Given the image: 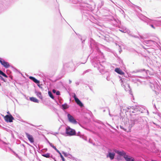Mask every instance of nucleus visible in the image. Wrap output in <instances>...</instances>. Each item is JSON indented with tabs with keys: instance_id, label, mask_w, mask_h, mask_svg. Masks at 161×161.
Segmentation results:
<instances>
[{
	"instance_id": "nucleus-9",
	"label": "nucleus",
	"mask_w": 161,
	"mask_h": 161,
	"mask_svg": "<svg viewBox=\"0 0 161 161\" xmlns=\"http://www.w3.org/2000/svg\"><path fill=\"white\" fill-rule=\"evenodd\" d=\"M116 153L118 154L119 155L123 156L124 158L125 156L126 155V153L123 151H117L116 152Z\"/></svg>"
},
{
	"instance_id": "nucleus-15",
	"label": "nucleus",
	"mask_w": 161,
	"mask_h": 161,
	"mask_svg": "<svg viewBox=\"0 0 161 161\" xmlns=\"http://www.w3.org/2000/svg\"><path fill=\"white\" fill-rule=\"evenodd\" d=\"M48 94L50 97H51L53 99H54V97L53 95L52 94V92L50 91H49L48 92Z\"/></svg>"
},
{
	"instance_id": "nucleus-18",
	"label": "nucleus",
	"mask_w": 161,
	"mask_h": 161,
	"mask_svg": "<svg viewBox=\"0 0 161 161\" xmlns=\"http://www.w3.org/2000/svg\"><path fill=\"white\" fill-rule=\"evenodd\" d=\"M60 156L61 158H62V160L63 161H64V157H63V156L62 155V154H60Z\"/></svg>"
},
{
	"instance_id": "nucleus-29",
	"label": "nucleus",
	"mask_w": 161,
	"mask_h": 161,
	"mask_svg": "<svg viewBox=\"0 0 161 161\" xmlns=\"http://www.w3.org/2000/svg\"><path fill=\"white\" fill-rule=\"evenodd\" d=\"M35 79H36V78H35L33 80V81L34 82L35 81Z\"/></svg>"
},
{
	"instance_id": "nucleus-8",
	"label": "nucleus",
	"mask_w": 161,
	"mask_h": 161,
	"mask_svg": "<svg viewBox=\"0 0 161 161\" xmlns=\"http://www.w3.org/2000/svg\"><path fill=\"white\" fill-rule=\"evenodd\" d=\"M115 71L118 74L121 75H124V73L119 68H116L115 69Z\"/></svg>"
},
{
	"instance_id": "nucleus-16",
	"label": "nucleus",
	"mask_w": 161,
	"mask_h": 161,
	"mask_svg": "<svg viewBox=\"0 0 161 161\" xmlns=\"http://www.w3.org/2000/svg\"><path fill=\"white\" fill-rule=\"evenodd\" d=\"M49 144L50 146L52 147L55 150L57 148L56 147L54 146L52 143H49Z\"/></svg>"
},
{
	"instance_id": "nucleus-28",
	"label": "nucleus",
	"mask_w": 161,
	"mask_h": 161,
	"mask_svg": "<svg viewBox=\"0 0 161 161\" xmlns=\"http://www.w3.org/2000/svg\"><path fill=\"white\" fill-rule=\"evenodd\" d=\"M120 128H121V129H124V128H123L122 127V126H120Z\"/></svg>"
},
{
	"instance_id": "nucleus-22",
	"label": "nucleus",
	"mask_w": 161,
	"mask_h": 161,
	"mask_svg": "<svg viewBox=\"0 0 161 161\" xmlns=\"http://www.w3.org/2000/svg\"><path fill=\"white\" fill-rule=\"evenodd\" d=\"M74 99H75V100H76V98H78L77 97H76V95L75 94L74 96Z\"/></svg>"
},
{
	"instance_id": "nucleus-31",
	"label": "nucleus",
	"mask_w": 161,
	"mask_h": 161,
	"mask_svg": "<svg viewBox=\"0 0 161 161\" xmlns=\"http://www.w3.org/2000/svg\"><path fill=\"white\" fill-rule=\"evenodd\" d=\"M1 86V84L0 83V86Z\"/></svg>"
},
{
	"instance_id": "nucleus-25",
	"label": "nucleus",
	"mask_w": 161,
	"mask_h": 161,
	"mask_svg": "<svg viewBox=\"0 0 161 161\" xmlns=\"http://www.w3.org/2000/svg\"><path fill=\"white\" fill-rule=\"evenodd\" d=\"M53 91V93H56V91L55 90V89H53L52 91Z\"/></svg>"
},
{
	"instance_id": "nucleus-2",
	"label": "nucleus",
	"mask_w": 161,
	"mask_h": 161,
	"mask_svg": "<svg viewBox=\"0 0 161 161\" xmlns=\"http://www.w3.org/2000/svg\"><path fill=\"white\" fill-rule=\"evenodd\" d=\"M4 119L7 122H12L14 119V117L11 114L7 115L4 117Z\"/></svg>"
},
{
	"instance_id": "nucleus-24",
	"label": "nucleus",
	"mask_w": 161,
	"mask_h": 161,
	"mask_svg": "<svg viewBox=\"0 0 161 161\" xmlns=\"http://www.w3.org/2000/svg\"><path fill=\"white\" fill-rule=\"evenodd\" d=\"M0 77L1 79L2 80H3L4 81H5L4 80V79L1 76H0Z\"/></svg>"
},
{
	"instance_id": "nucleus-7",
	"label": "nucleus",
	"mask_w": 161,
	"mask_h": 161,
	"mask_svg": "<svg viewBox=\"0 0 161 161\" xmlns=\"http://www.w3.org/2000/svg\"><path fill=\"white\" fill-rule=\"evenodd\" d=\"M115 154L114 153H108V154L107 155V157H109L111 160L113 159L114 158Z\"/></svg>"
},
{
	"instance_id": "nucleus-10",
	"label": "nucleus",
	"mask_w": 161,
	"mask_h": 161,
	"mask_svg": "<svg viewBox=\"0 0 161 161\" xmlns=\"http://www.w3.org/2000/svg\"><path fill=\"white\" fill-rule=\"evenodd\" d=\"M75 102L77 104L81 107L83 106V105L80 101L79 99L78 98H76V100H75Z\"/></svg>"
},
{
	"instance_id": "nucleus-3",
	"label": "nucleus",
	"mask_w": 161,
	"mask_h": 161,
	"mask_svg": "<svg viewBox=\"0 0 161 161\" xmlns=\"http://www.w3.org/2000/svg\"><path fill=\"white\" fill-rule=\"evenodd\" d=\"M0 63L6 68H8L10 67V65L9 63L5 61L1 58H0Z\"/></svg>"
},
{
	"instance_id": "nucleus-14",
	"label": "nucleus",
	"mask_w": 161,
	"mask_h": 161,
	"mask_svg": "<svg viewBox=\"0 0 161 161\" xmlns=\"http://www.w3.org/2000/svg\"><path fill=\"white\" fill-rule=\"evenodd\" d=\"M62 107L64 109H66L68 108L69 107V106L67 104H64L62 105Z\"/></svg>"
},
{
	"instance_id": "nucleus-1",
	"label": "nucleus",
	"mask_w": 161,
	"mask_h": 161,
	"mask_svg": "<svg viewBox=\"0 0 161 161\" xmlns=\"http://www.w3.org/2000/svg\"><path fill=\"white\" fill-rule=\"evenodd\" d=\"M66 133L69 136L75 135L76 134L75 131L68 126L66 127L65 130Z\"/></svg>"
},
{
	"instance_id": "nucleus-27",
	"label": "nucleus",
	"mask_w": 161,
	"mask_h": 161,
	"mask_svg": "<svg viewBox=\"0 0 161 161\" xmlns=\"http://www.w3.org/2000/svg\"><path fill=\"white\" fill-rule=\"evenodd\" d=\"M151 27H152L153 29H155V27L153 25H151Z\"/></svg>"
},
{
	"instance_id": "nucleus-20",
	"label": "nucleus",
	"mask_w": 161,
	"mask_h": 161,
	"mask_svg": "<svg viewBox=\"0 0 161 161\" xmlns=\"http://www.w3.org/2000/svg\"><path fill=\"white\" fill-rule=\"evenodd\" d=\"M56 93L57 95H60V92L59 91H57Z\"/></svg>"
},
{
	"instance_id": "nucleus-26",
	"label": "nucleus",
	"mask_w": 161,
	"mask_h": 161,
	"mask_svg": "<svg viewBox=\"0 0 161 161\" xmlns=\"http://www.w3.org/2000/svg\"><path fill=\"white\" fill-rule=\"evenodd\" d=\"M3 72L1 70H0V74L2 75Z\"/></svg>"
},
{
	"instance_id": "nucleus-6",
	"label": "nucleus",
	"mask_w": 161,
	"mask_h": 161,
	"mask_svg": "<svg viewBox=\"0 0 161 161\" xmlns=\"http://www.w3.org/2000/svg\"><path fill=\"white\" fill-rule=\"evenodd\" d=\"M124 158L126 161H135V160L134 158L127 154L125 156Z\"/></svg>"
},
{
	"instance_id": "nucleus-21",
	"label": "nucleus",
	"mask_w": 161,
	"mask_h": 161,
	"mask_svg": "<svg viewBox=\"0 0 161 161\" xmlns=\"http://www.w3.org/2000/svg\"><path fill=\"white\" fill-rule=\"evenodd\" d=\"M34 78V77H32V76H30V77H29V78H30V79H31V80H33L34 79V78Z\"/></svg>"
},
{
	"instance_id": "nucleus-30",
	"label": "nucleus",
	"mask_w": 161,
	"mask_h": 161,
	"mask_svg": "<svg viewBox=\"0 0 161 161\" xmlns=\"http://www.w3.org/2000/svg\"><path fill=\"white\" fill-rule=\"evenodd\" d=\"M7 114H10V113H9V112H8H8H7Z\"/></svg>"
},
{
	"instance_id": "nucleus-17",
	"label": "nucleus",
	"mask_w": 161,
	"mask_h": 161,
	"mask_svg": "<svg viewBox=\"0 0 161 161\" xmlns=\"http://www.w3.org/2000/svg\"><path fill=\"white\" fill-rule=\"evenodd\" d=\"M34 82H35L37 84H39L40 83V81L39 80H37L36 79L35 80V81H34Z\"/></svg>"
},
{
	"instance_id": "nucleus-5",
	"label": "nucleus",
	"mask_w": 161,
	"mask_h": 161,
	"mask_svg": "<svg viewBox=\"0 0 161 161\" xmlns=\"http://www.w3.org/2000/svg\"><path fill=\"white\" fill-rule=\"evenodd\" d=\"M25 134L29 141L31 143H33L34 142V140L33 136L27 133H25Z\"/></svg>"
},
{
	"instance_id": "nucleus-13",
	"label": "nucleus",
	"mask_w": 161,
	"mask_h": 161,
	"mask_svg": "<svg viewBox=\"0 0 161 161\" xmlns=\"http://www.w3.org/2000/svg\"><path fill=\"white\" fill-rule=\"evenodd\" d=\"M37 96L40 99H42V93L41 92H38L36 94Z\"/></svg>"
},
{
	"instance_id": "nucleus-19",
	"label": "nucleus",
	"mask_w": 161,
	"mask_h": 161,
	"mask_svg": "<svg viewBox=\"0 0 161 161\" xmlns=\"http://www.w3.org/2000/svg\"><path fill=\"white\" fill-rule=\"evenodd\" d=\"M3 76L6 77V78H7L8 77V76L4 73L3 72V74H2V75Z\"/></svg>"
},
{
	"instance_id": "nucleus-23",
	"label": "nucleus",
	"mask_w": 161,
	"mask_h": 161,
	"mask_svg": "<svg viewBox=\"0 0 161 161\" xmlns=\"http://www.w3.org/2000/svg\"><path fill=\"white\" fill-rule=\"evenodd\" d=\"M55 150L57 151V152H58L59 153V154H61V153H60V152L59 151V150H58L57 148L56 149H55Z\"/></svg>"
},
{
	"instance_id": "nucleus-12",
	"label": "nucleus",
	"mask_w": 161,
	"mask_h": 161,
	"mask_svg": "<svg viewBox=\"0 0 161 161\" xmlns=\"http://www.w3.org/2000/svg\"><path fill=\"white\" fill-rule=\"evenodd\" d=\"M50 155L49 153H47L42 154V156L46 158H49L50 157Z\"/></svg>"
},
{
	"instance_id": "nucleus-11",
	"label": "nucleus",
	"mask_w": 161,
	"mask_h": 161,
	"mask_svg": "<svg viewBox=\"0 0 161 161\" xmlns=\"http://www.w3.org/2000/svg\"><path fill=\"white\" fill-rule=\"evenodd\" d=\"M30 100L31 101L36 103H39V100L36 98L34 97H31L30 98Z\"/></svg>"
},
{
	"instance_id": "nucleus-4",
	"label": "nucleus",
	"mask_w": 161,
	"mask_h": 161,
	"mask_svg": "<svg viewBox=\"0 0 161 161\" xmlns=\"http://www.w3.org/2000/svg\"><path fill=\"white\" fill-rule=\"evenodd\" d=\"M69 121L74 124H76L77 121L74 119V117L69 114L67 115Z\"/></svg>"
}]
</instances>
